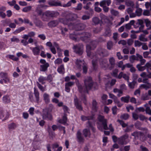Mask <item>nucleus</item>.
Listing matches in <instances>:
<instances>
[{
  "mask_svg": "<svg viewBox=\"0 0 151 151\" xmlns=\"http://www.w3.org/2000/svg\"><path fill=\"white\" fill-rule=\"evenodd\" d=\"M130 98V96L128 95L126 96L122 97L121 98V100L124 103H128L129 102Z\"/></svg>",
  "mask_w": 151,
  "mask_h": 151,
  "instance_id": "nucleus-27",
  "label": "nucleus"
},
{
  "mask_svg": "<svg viewBox=\"0 0 151 151\" xmlns=\"http://www.w3.org/2000/svg\"><path fill=\"white\" fill-rule=\"evenodd\" d=\"M74 103L76 108L80 111H82L83 108L81 104H80L79 100L77 97L75 96L74 98Z\"/></svg>",
  "mask_w": 151,
  "mask_h": 151,
  "instance_id": "nucleus-10",
  "label": "nucleus"
},
{
  "mask_svg": "<svg viewBox=\"0 0 151 151\" xmlns=\"http://www.w3.org/2000/svg\"><path fill=\"white\" fill-rule=\"evenodd\" d=\"M36 84L37 87L41 91H44L45 90L43 86L41 85L39 82H37Z\"/></svg>",
  "mask_w": 151,
  "mask_h": 151,
  "instance_id": "nucleus-55",
  "label": "nucleus"
},
{
  "mask_svg": "<svg viewBox=\"0 0 151 151\" xmlns=\"http://www.w3.org/2000/svg\"><path fill=\"white\" fill-rule=\"evenodd\" d=\"M62 62V59L59 58L57 59L54 61L55 63L57 64H60Z\"/></svg>",
  "mask_w": 151,
  "mask_h": 151,
  "instance_id": "nucleus-64",
  "label": "nucleus"
},
{
  "mask_svg": "<svg viewBox=\"0 0 151 151\" xmlns=\"http://www.w3.org/2000/svg\"><path fill=\"white\" fill-rule=\"evenodd\" d=\"M63 109L64 111V114H66L67 113H69L68 112L69 109L68 108L66 105L63 106Z\"/></svg>",
  "mask_w": 151,
  "mask_h": 151,
  "instance_id": "nucleus-60",
  "label": "nucleus"
},
{
  "mask_svg": "<svg viewBox=\"0 0 151 151\" xmlns=\"http://www.w3.org/2000/svg\"><path fill=\"white\" fill-rule=\"evenodd\" d=\"M111 35V31L109 27L105 29V32L103 33V35L105 37H109Z\"/></svg>",
  "mask_w": 151,
  "mask_h": 151,
  "instance_id": "nucleus-19",
  "label": "nucleus"
},
{
  "mask_svg": "<svg viewBox=\"0 0 151 151\" xmlns=\"http://www.w3.org/2000/svg\"><path fill=\"white\" fill-rule=\"evenodd\" d=\"M145 111L146 114L151 115V109H150V107L148 106L146 107L145 109Z\"/></svg>",
  "mask_w": 151,
  "mask_h": 151,
  "instance_id": "nucleus-59",
  "label": "nucleus"
},
{
  "mask_svg": "<svg viewBox=\"0 0 151 151\" xmlns=\"http://www.w3.org/2000/svg\"><path fill=\"white\" fill-rule=\"evenodd\" d=\"M100 65L102 68H106L108 66V61L106 59H101L99 60Z\"/></svg>",
  "mask_w": 151,
  "mask_h": 151,
  "instance_id": "nucleus-17",
  "label": "nucleus"
},
{
  "mask_svg": "<svg viewBox=\"0 0 151 151\" xmlns=\"http://www.w3.org/2000/svg\"><path fill=\"white\" fill-rule=\"evenodd\" d=\"M141 123L139 121L137 122L134 124V126L135 127L139 130H144L143 128L141 127Z\"/></svg>",
  "mask_w": 151,
  "mask_h": 151,
  "instance_id": "nucleus-26",
  "label": "nucleus"
},
{
  "mask_svg": "<svg viewBox=\"0 0 151 151\" xmlns=\"http://www.w3.org/2000/svg\"><path fill=\"white\" fill-rule=\"evenodd\" d=\"M58 23V21L57 20H53L48 22L47 25L50 27H56Z\"/></svg>",
  "mask_w": 151,
  "mask_h": 151,
  "instance_id": "nucleus-18",
  "label": "nucleus"
},
{
  "mask_svg": "<svg viewBox=\"0 0 151 151\" xmlns=\"http://www.w3.org/2000/svg\"><path fill=\"white\" fill-rule=\"evenodd\" d=\"M29 99L30 101L32 102H35V100L34 99L33 96V95L32 92H30L29 94Z\"/></svg>",
  "mask_w": 151,
  "mask_h": 151,
  "instance_id": "nucleus-44",
  "label": "nucleus"
},
{
  "mask_svg": "<svg viewBox=\"0 0 151 151\" xmlns=\"http://www.w3.org/2000/svg\"><path fill=\"white\" fill-rule=\"evenodd\" d=\"M99 121L102 123L104 129L105 130H108L109 128L107 124V120L104 118V116L99 115L98 118Z\"/></svg>",
  "mask_w": 151,
  "mask_h": 151,
  "instance_id": "nucleus-6",
  "label": "nucleus"
},
{
  "mask_svg": "<svg viewBox=\"0 0 151 151\" xmlns=\"http://www.w3.org/2000/svg\"><path fill=\"white\" fill-rule=\"evenodd\" d=\"M34 94L35 99V102L38 104L39 102L40 99V93L38 90L35 87H34Z\"/></svg>",
  "mask_w": 151,
  "mask_h": 151,
  "instance_id": "nucleus-14",
  "label": "nucleus"
},
{
  "mask_svg": "<svg viewBox=\"0 0 151 151\" xmlns=\"http://www.w3.org/2000/svg\"><path fill=\"white\" fill-rule=\"evenodd\" d=\"M59 21L63 24H67L68 23V20L65 18V19L60 18L58 19Z\"/></svg>",
  "mask_w": 151,
  "mask_h": 151,
  "instance_id": "nucleus-36",
  "label": "nucleus"
},
{
  "mask_svg": "<svg viewBox=\"0 0 151 151\" xmlns=\"http://www.w3.org/2000/svg\"><path fill=\"white\" fill-rule=\"evenodd\" d=\"M3 101L6 103H9L10 102V99L8 96H5L3 98Z\"/></svg>",
  "mask_w": 151,
  "mask_h": 151,
  "instance_id": "nucleus-53",
  "label": "nucleus"
},
{
  "mask_svg": "<svg viewBox=\"0 0 151 151\" xmlns=\"http://www.w3.org/2000/svg\"><path fill=\"white\" fill-rule=\"evenodd\" d=\"M134 20H132L130 21V22L125 25L126 28L128 29H130L131 27V26L133 25L134 24Z\"/></svg>",
  "mask_w": 151,
  "mask_h": 151,
  "instance_id": "nucleus-31",
  "label": "nucleus"
},
{
  "mask_svg": "<svg viewBox=\"0 0 151 151\" xmlns=\"http://www.w3.org/2000/svg\"><path fill=\"white\" fill-rule=\"evenodd\" d=\"M82 63V61L78 59H77L76 60V65L79 68H81V64Z\"/></svg>",
  "mask_w": 151,
  "mask_h": 151,
  "instance_id": "nucleus-57",
  "label": "nucleus"
},
{
  "mask_svg": "<svg viewBox=\"0 0 151 151\" xmlns=\"http://www.w3.org/2000/svg\"><path fill=\"white\" fill-rule=\"evenodd\" d=\"M111 14L115 16H117L119 14V13L118 11L115 10L113 9H111Z\"/></svg>",
  "mask_w": 151,
  "mask_h": 151,
  "instance_id": "nucleus-49",
  "label": "nucleus"
},
{
  "mask_svg": "<svg viewBox=\"0 0 151 151\" xmlns=\"http://www.w3.org/2000/svg\"><path fill=\"white\" fill-rule=\"evenodd\" d=\"M139 138L140 140L142 142H144L146 140V137L144 133L142 132H139Z\"/></svg>",
  "mask_w": 151,
  "mask_h": 151,
  "instance_id": "nucleus-29",
  "label": "nucleus"
},
{
  "mask_svg": "<svg viewBox=\"0 0 151 151\" xmlns=\"http://www.w3.org/2000/svg\"><path fill=\"white\" fill-rule=\"evenodd\" d=\"M36 26L40 27L43 26V23L40 20H37L35 22Z\"/></svg>",
  "mask_w": 151,
  "mask_h": 151,
  "instance_id": "nucleus-41",
  "label": "nucleus"
},
{
  "mask_svg": "<svg viewBox=\"0 0 151 151\" xmlns=\"http://www.w3.org/2000/svg\"><path fill=\"white\" fill-rule=\"evenodd\" d=\"M32 51L35 55H39L40 49L39 46H37L32 48Z\"/></svg>",
  "mask_w": 151,
  "mask_h": 151,
  "instance_id": "nucleus-20",
  "label": "nucleus"
},
{
  "mask_svg": "<svg viewBox=\"0 0 151 151\" xmlns=\"http://www.w3.org/2000/svg\"><path fill=\"white\" fill-rule=\"evenodd\" d=\"M136 56L133 55L130 56L129 57V60L131 63H133L135 60Z\"/></svg>",
  "mask_w": 151,
  "mask_h": 151,
  "instance_id": "nucleus-52",
  "label": "nucleus"
},
{
  "mask_svg": "<svg viewBox=\"0 0 151 151\" xmlns=\"http://www.w3.org/2000/svg\"><path fill=\"white\" fill-rule=\"evenodd\" d=\"M74 52L80 55L83 52V46L82 45L78 44L74 45L73 47Z\"/></svg>",
  "mask_w": 151,
  "mask_h": 151,
  "instance_id": "nucleus-4",
  "label": "nucleus"
},
{
  "mask_svg": "<svg viewBox=\"0 0 151 151\" xmlns=\"http://www.w3.org/2000/svg\"><path fill=\"white\" fill-rule=\"evenodd\" d=\"M145 35L143 34L140 35L139 37V39L141 41L146 42L147 40V38H145Z\"/></svg>",
  "mask_w": 151,
  "mask_h": 151,
  "instance_id": "nucleus-40",
  "label": "nucleus"
},
{
  "mask_svg": "<svg viewBox=\"0 0 151 151\" xmlns=\"http://www.w3.org/2000/svg\"><path fill=\"white\" fill-rule=\"evenodd\" d=\"M80 39L81 40L85 42H89L90 39L86 38L84 36L81 37H80Z\"/></svg>",
  "mask_w": 151,
  "mask_h": 151,
  "instance_id": "nucleus-61",
  "label": "nucleus"
},
{
  "mask_svg": "<svg viewBox=\"0 0 151 151\" xmlns=\"http://www.w3.org/2000/svg\"><path fill=\"white\" fill-rule=\"evenodd\" d=\"M141 65L138 64L137 65V68L138 70L139 71H143L146 69L145 66H141Z\"/></svg>",
  "mask_w": 151,
  "mask_h": 151,
  "instance_id": "nucleus-35",
  "label": "nucleus"
},
{
  "mask_svg": "<svg viewBox=\"0 0 151 151\" xmlns=\"http://www.w3.org/2000/svg\"><path fill=\"white\" fill-rule=\"evenodd\" d=\"M48 4L51 6H62L61 4L60 1H57L56 0H50L48 1Z\"/></svg>",
  "mask_w": 151,
  "mask_h": 151,
  "instance_id": "nucleus-13",
  "label": "nucleus"
},
{
  "mask_svg": "<svg viewBox=\"0 0 151 151\" xmlns=\"http://www.w3.org/2000/svg\"><path fill=\"white\" fill-rule=\"evenodd\" d=\"M25 29V28L23 27H21L16 29L14 32L15 33H19Z\"/></svg>",
  "mask_w": 151,
  "mask_h": 151,
  "instance_id": "nucleus-48",
  "label": "nucleus"
},
{
  "mask_svg": "<svg viewBox=\"0 0 151 151\" xmlns=\"http://www.w3.org/2000/svg\"><path fill=\"white\" fill-rule=\"evenodd\" d=\"M59 15V13L57 11H47L42 14L41 19L44 21L47 22L50 19L49 17H56Z\"/></svg>",
  "mask_w": 151,
  "mask_h": 151,
  "instance_id": "nucleus-2",
  "label": "nucleus"
},
{
  "mask_svg": "<svg viewBox=\"0 0 151 151\" xmlns=\"http://www.w3.org/2000/svg\"><path fill=\"white\" fill-rule=\"evenodd\" d=\"M67 121V114H64V115L63 116L62 119H59L58 122L59 123L65 124L66 123Z\"/></svg>",
  "mask_w": 151,
  "mask_h": 151,
  "instance_id": "nucleus-21",
  "label": "nucleus"
},
{
  "mask_svg": "<svg viewBox=\"0 0 151 151\" xmlns=\"http://www.w3.org/2000/svg\"><path fill=\"white\" fill-rule=\"evenodd\" d=\"M107 5V2L106 0L102 1L100 3V5L101 6L103 7L105 6L106 4Z\"/></svg>",
  "mask_w": 151,
  "mask_h": 151,
  "instance_id": "nucleus-63",
  "label": "nucleus"
},
{
  "mask_svg": "<svg viewBox=\"0 0 151 151\" xmlns=\"http://www.w3.org/2000/svg\"><path fill=\"white\" fill-rule=\"evenodd\" d=\"M32 9L31 6H26L22 10V11L24 12H27L30 11Z\"/></svg>",
  "mask_w": 151,
  "mask_h": 151,
  "instance_id": "nucleus-43",
  "label": "nucleus"
},
{
  "mask_svg": "<svg viewBox=\"0 0 151 151\" xmlns=\"http://www.w3.org/2000/svg\"><path fill=\"white\" fill-rule=\"evenodd\" d=\"M102 29L101 27L94 28L93 30V32L95 34H97L100 32Z\"/></svg>",
  "mask_w": 151,
  "mask_h": 151,
  "instance_id": "nucleus-42",
  "label": "nucleus"
},
{
  "mask_svg": "<svg viewBox=\"0 0 151 151\" xmlns=\"http://www.w3.org/2000/svg\"><path fill=\"white\" fill-rule=\"evenodd\" d=\"M140 131H135L131 133V135L134 137L135 139H138L139 138V132Z\"/></svg>",
  "mask_w": 151,
  "mask_h": 151,
  "instance_id": "nucleus-32",
  "label": "nucleus"
},
{
  "mask_svg": "<svg viewBox=\"0 0 151 151\" xmlns=\"http://www.w3.org/2000/svg\"><path fill=\"white\" fill-rule=\"evenodd\" d=\"M129 117V115L127 114H124L120 116L121 119L126 120Z\"/></svg>",
  "mask_w": 151,
  "mask_h": 151,
  "instance_id": "nucleus-38",
  "label": "nucleus"
},
{
  "mask_svg": "<svg viewBox=\"0 0 151 151\" xmlns=\"http://www.w3.org/2000/svg\"><path fill=\"white\" fill-rule=\"evenodd\" d=\"M135 111L136 112H137L138 111L139 112H143L145 111V109L143 107H141L139 108H136Z\"/></svg>",
  "mask_w": 151,
  "mask_h": 151,
  "instance_id": "nucleus-56",
  "label": "nucleus"
},
{
  "mask_svg": "<svg viewBox=\"0 0 151 151\" xmlns=\"http://www.w3.org/2000/svg\"><path fill=\"white\" fill-rule=\"evenodd\" d=\"M117 122H118L123 127H125L127 125V124L124 123L122 120L118 119Z\"/></svg>",
  "mask_w": 151,
  "mask_h": 151,
  "instance_id": "nucleus-50",
  "label": "nucleus"
},
{
  "mask_svg": "<svg viewBox=\"0 0 151 151\" xmlns=\"http://www.w3.org/2000/svg\"><path fill=\"white\" fill-rule=\"evenodd\" d=\"M109 61L111 65L110 67H109V69L111 70L114 67L115 65V60L113 57H111L109 58Z\"/></svg>",
  "mask_w": 151,
  "mask_h": 151,
  "instance_id": "nucleus-22",
  "label": "nucleus"
},
{
  "mask_svg": "<svg viewBox=\"0 0 151 151\" xmlns=\"http://www.w3.org/2000/svg\"><path fill=\"white\" fill-rule=\"evenodd\" d=\"M81 35L84 36L86 38L90 39L91 35V34L88 32H83L81 33Z\"/></svg>",
  "mask_w": 151,
  "mask_h": 151,
  "instance_id": "nucleus-46",
  "label": "nucleus"
},
{
  "mask_svg": "<svg viewBox=\"0 0 151 151\" xmlns=\"http://www.w3.org/2000/svg\"><path fill=\"white\" fill-rule=\"evenodd\" d=\"M97 52L102 57L107 56L109 55L108 52L106 50L101 48L98 49Z\"/></svg>",
  "mask_w": 151,
  "mask_h": 151,
  "instance_id": "nucleus-9",
  "label": "nucleus"
},
{
  "mask_svg": "<svg viewBox=\"0 0 151 151\" xmlns=\"http://www.w3.org/2000/svg\"><path fill=\"white\" fill-rule=\"evenodd\" d=\"M144 22L142 19H138L136 21H134V24H133V26L134 28H137L143 26V28L144 27V25L143 24Z\"/></svg>",
  "mask_w": 151,
  "mask_h": 151,
  "instance_id": "nucleus-11",
  "label": "nucleus"
},
{
  "mask_svg": "<svg viewBox=\"0 0 151 151\" xmlns=\"http://www.w3.org/2000/svg\"><path fill=\"white\" fill-rule=\"evenodd\" d=\"M113 43L112 41H108L107 43V48L109 50H111L113 47Z\"/></svg>",
  "mask_w": 151,
  "mask_h": 151,
  "instance_id": "nucleus-37",
  "label": "nucleus"
},
{
  "mask_svg": "<svg viewBox=\"0 0 151 151\" xmlns=\"http://www.w3.org/2000/svg\"><path fill=\"white\" fill-rule=\"evenodd\" d=\"M90 45L92 47L94 48L96 47L97 44V42L96 40H93L91 41L90 42Z\"/></svg>",
  "mask_w": 151,
  "mask_h": 151,
  "instance_id": "nucleus-51",
  "label": "nucleus"
},
{
  "mask_svg": "<svg viewBox=\"0 0 151 151\" xmlns=\"http://www.w3.org/2000/svg\"><path fill=\"white\" fill-rule=\"evenodd\" d=\"M128 135L127 134H125L123 135L118 139V143L119 144L122 145L124 144H126L127 142L125 140L128 139Z\"/></svg>",
  "mask_w": 151,
  "mask_h": 151,
  "instance_id": "nucleus-7",
  "label": "nucleus"
},
{
  "mask_svg": "<svg viewBox=\"0 0 151 151\" xmlns=\"http://www.w3.org/2000/svg\"><path fill=\"white\" fill-rule=\"evenodd\" d=\"M58 71L60 74H64L65 73V68L63 65H60L57 69Z\"/></svg>",
  "mask_w": 151,
  "mask_h": 151,
  "instance_id": "nucleus-25",
  "label": "nucleus"
},
{
  "mask_svg": "<svg viewBox=\"0 0 151 151\" xmlns=\"http://www.w3.org/2000/svg\"><path fill=\"white\" fill-rule=\"evenodd\" d=\"M98 103L95 99H93L92 101V109L95 111H96L98 109Z\"/></svg>",
  "mask_w": 151,
  "mask_h": 151,
  "instance_id": "nucleus-23",
  "label": "nucleus"
},
{
  "mask_svg": "<svg viewBox=\"0 0 151 151\" xmlns=\"http://www.w3.org/2000/svg\"><path fill=\"white\" fill-rule=\"evenodd\" d=\"M145 6L147 9H148L150 7V10L151 11V1L150 2H147L145 4Z\"/></svg>",
  "mask_w": 151,
  "mask_h": 151,
  "instance_id": "nucleus-62",
  "label": "nucleus"
},
{
  "mask_svg": "<svg viewBox=\"0 0 151 151\" xmlns=\"http://www.w3.org/2000/svg\"><path fill=\"white\" fill-rule=\"evenodd\" d=\"M43 99L45 103L47 104L50 102L49 95L46 93H45L43 95Z\"/></svg>",
  "mask_w": 151,
  "mask_h": 151,
  "instance_id": "nucleus-24",
  "label": "nucleus"
},
{
  "mask_svg": "<svg viewBox=\"0 0 151 151\" xmlns=\"http://www.w3.org/2000/svg\"><path fill=\"white\" fill-rule=\"evenodd\" d=\"M40 62L42 64L40 66V71L42 72L47 71V70L48 68L50 66L49 63H48L46 62V60L43 59H40Z\"/></svg>",
  "mask_w": 151,
  "mask_h": 151,
  "instance_id": "nucleus-5",
  "label": "nucleus"
},
{
  "mask_svg": "<svg viewBox=\"0 0 151 151\" xmlns=\"http://www.w3.org/2000/svg\"><path fill=\"white\" fill-rule=\"evenodd\" d=\"M9 116V114L8 112L3 110L0 111V117L1 119L5 120L8 118Z\"/></svg>",
  "mask_w": 151,
  "mask_h": 151,
  "instance_id": "nucleus-15",
  "label": "nucleus"
},
{
  "mask_svg": "<svg viewBox=\"0 0 151 151\" xmlns=\"http://www.w3.org/2000/svg\"><path fill=\"white\" fill-rule=\"evenodd\" d=\"M136 83V82L135 81H133L131 82L128 83V86L131 88H134V86Z\"/></svg>",
  "mask_w": 151,
  "mask_h": 151,
  "instance_id": "nucleus-39",
  "label": "nucleus"
},
{
  "mask_svg": "<svg viewBox=\"0 0 151 151\" xmlns=\"http://www.w3.org/2000/svg\"><path fill=\"white\" fill-rule=\"evenodd\" d=\"M36 12L39 15H42V9L40 8V7H39V6L36 8Z\"/></svg>",
  "mask_w": 151,
  "mask_h": 151,
  "instance_id": "nucleus-47",
  "label": "nucleus"
},
{
  "mask_svg": "<svg viewBox=\"0 0 151 151\" xmlns=\"http://www.w3.org/2000/svg\"><path fill=\"white\" fill-rule=\"evenodd\" d=\"M65 18L69 22L73 21L78 18V17L77 14L72 13H69L66 14L65 16Z\"/></svg>",
  "mask_w": 151,
  "mask_h": 151,
  "instance_id": "nucleus-8",
  "label": "nucleus"
},
{
  "mask_svg": "<svg viewBox=\"0 0 151 151\" xmlns=\"http://www.w3.org/2000/svg\"><path fill=\"white\" fill-rule=\"evenodd\" d=\"M142 43L138 40H135L134 42V45L135 47H139L142 45Z\"/></svg>",
  "mask_w": 151,
  "mask_h": 151,
  "instance_id": "nucleus-54",
  "label": "nucleus"
},
{
  "mask_svg": "<svg viewBox=\"0 0 151 151\" xmlns=\"http://www.w3.org/2000/svg\"><path fill=\"white\" fill-rule=\"evenodd\" d=\"M76 137L78 141L80 142H83L84 141V139L82 136V133L80 130L78 131L76 134Z\"/></svg>",
  "mask_w": 151,
  "mask_h": 151,
  "instance_id": "nucleus-16",
  "label": "nucleus"
},
{
  "mask_svg": "<svg viewBox=\"0 0 151 151\" xmlns=\"http://www.w3.org/2000/svg\"><path fill=\"white\" fill-rule=\"evenodd\" d=\"M79 91L81 93H88V91L91 89L94 90L98 88V85L96 82L92 81V78L91 77H87L84 81V86H82L79 84L78 86Z\"/></svg>",
  "mask_w": 151,
  "mask_h": 151,
  "instance_id": "nucleus-1",
  "label": "nucleus"
},
{
  "mask_svg": "<svg viewBox=\"0 0 151 151\" xmlns=\"http://www.w3.org/2000/svg\"><path fill=\"white\" fill-rule=\"evenodd\" d=\"M145 22L146 24V26L147 27V29H151V22L148 19H145Z\"/></svg>",
  "mask_w": 151,
  "mask_h": 151,
  "instance_id": "nucleus-28",
  "label": "nucleus"
},
{
  "mask_svg": "<svg viewBox=\"0 0 151 151\" xmlns=\"http://www.w3.org/2000/svg\"><path fill=\"white\" fill-rule=\"evenodd\" d=\"M142 10L141 8H139L137 9L135 11V13L137 16H139L141 15Z\"/></svg>",
  "mask_w": 151,
  "mask_h": 151,
  "instance_id": "nucleus-45",
  "label": "nucleus"
},
{
  "mask_svg": "<svg viewBox=\"0 0 151 151\" xmlns=\"http://www.w3.org/2000/svg\"><path fill=\"white\" fill-rule=\"evenodd\" d=\"M53 105L50 104L49 105V108H46L43 109L42 117L43 119H47L50 120H51L52 117L50 112L51 111L53 108Z\"/></svg>",
  "mask_w": 151,
  "mask_h": 151,
  "instance_id": "nucleus-3",
  "label": "nucleus"
},
{
  "mask_svg": "<svg viewBox=\"0 0 151 151\" xmlns=\"http://www.w3.org/2000/svg\"><path fill=\"white\" fill-rule=\"evenodd\" d=\"M97 60H92V65L94 68V69L96 70V68L97 67Z\"/></svg>",
  "mask_w": 151,
  "mask_h": 151,
  "instance_id": "nucleus-58",
  "label": "nucleus"
},
{
  "mask_svg": "<svg viewBox=\"0 0 151 151\" xmlns=\"http://www.w3.org/2000/svg\"><path fill=\"white\" fill-rule=\"evenodd\" d=\"M86 27V25L83 23L76 24L74 26V29L77 31L82 30L85 28Z\"/></svg>",
  "mask_w": 151,
  "mask_h": 151,
  "instance_id": "nucleus-12",
  "label": "nucleus"
},
{
  "mask_svg": "<svg viewBox=\"0 0 151 151\" xmlns=\"http://www.w3.org/2000/svg\"><path fill=\"white\" fill-rule=\"evenodd\" d=\"M92 21L95 25L99 24L100 23V19L97 17H93L92 19Z\"/></svg>",
  "mask_w": 151,
  "mask_h": 151,
  "instance_id": "nucleus-34",
  "label": "nucleus"
},
{
  "mask_svg": "<svg viewBox=\"0 0 151 151\" xmlns=\"http://www.w3.org/2000/svg\"><path fill=\"white\" fill-rule=\"evenodd\" d=\"M83 134L85 137H89L91 135L90 130L87 129H85L83 130Z\"/></svg>",
  "mask_w": 151,
  "mask_h": 151,
  "instance_id": "nucleus-30",
  "label": "nucleus"
},
{
  "mask_svg": "<svg viewBox=\"0 0 151 151\" xmlns=\"http://www.w3.org/2000/svg\"><path fill=\"white\" fill-rule=\"evenodd\" d=\"M46 80V77H44L42 76H40L38 79L39 81L42 84H44L45 83V82H44V81Z\"/></svg>",
  "mask_w": 151,
  "mask_h": 151,
  "instance_id": "nucleus-33",
  "label": "nucleus"
}]
</instances>
